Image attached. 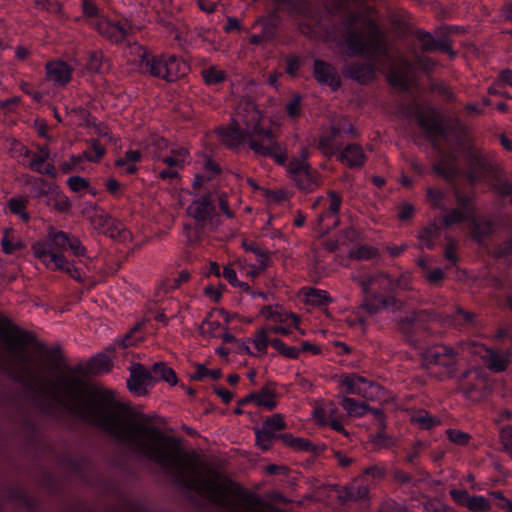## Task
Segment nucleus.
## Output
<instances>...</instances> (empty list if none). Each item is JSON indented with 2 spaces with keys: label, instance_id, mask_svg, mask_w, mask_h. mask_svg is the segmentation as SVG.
<instances>
[{
  "label": "nucleus",
  "instance_id": "6e6d98bb",
  "mask_svg": "<svg viewBox=\"0 0 512 512\" xmlns=\"http://www.w3.org/2000/svg\"><path fill=\"white\" fill-rule=\"evenodd\" d=\"M467 218H468V215L457 208V209H452L451 211H449L443 217V221H444L445 226H450L452 224H456V223L465 221Z\"/></svg>",
  "mask_w": 512,
  "mask_h": 512
},
{
  "label": "nucleus",
  "instance_id": "774afa93",
  "mask_svg": "<svg viewBox=\"0 0 512 512\" xmlns=\"http://www.w3.org/2000/svg\"><path fill=\"white\" fill-rule=\"evenodd\" d=\"M105 153L104 147L96 140L93 141L91 151L85 152L86 158L91 162L98 161Z\"/></svg>",
  "mask_w": 512,
  "mask_h": 512
},
{
  "label": "nucleus",
  "instance_id": "6e6552de",
  "mask_svg": "<svg viewBox=\"0 0 512 512\" xmlns=\"http://www.w3.org/2000/svg\"><path fill=\"white\" fill-rule=\"evenodd\" d=\"M48 242H37L32 249L37 258H39L47 267H51L50 259L53 254H62L61 251L68 247L70 236L63 231H54L51 229L48 233Z\"/></svg>",
  "mask_w": 512,
  "mask_h": 512
},
{
  "label": "nucleus",
  "instance_id": "6ab92c4d",
  "mask_svg": "<svg viewBox=\"0 0 512 512\" xmlns=\"http://www.w3.org/2000/svg\"><path fill=\"white\" fill-rule=\"evenodd\" d=\"M165 81L174 82L185 76L189 70L188 64L174 55L165 56Z\"/></svg>",
  "mask_w": 512,
  "mask_h": 512
},
{
  "label": "nucleus",
  "instance_id": "423d86ee",
  "mask_svg": "<svg viewBox=\"0 0 512 512\" xmlns=\"http://www.w3.org/2000/svg\"><path fill=\"white\" fill-rule=\"evenodd\" d=\"M433 320L435 316L426 310L410 311L397 320L398 331L409 345L422 350Z\"/></svg>",
  "mask_w": 512,
  "mask_h": 512
},
{
  "label": "nucleus",
  "instance_id": "39448f33",
  "mask_svg": "<svg viewBox=\"0 0 512 512\" xmlns=\"http://www.w3.org/2000/svg\"><path fill=\"white\" fill-rule=\"evenodd\" d=\"M415 117L434 149H439L440 138H442L448 146L451 145V137L455 138L457 142L460 141L461 125L459 122L443 125L436 112L431 109L424 110L417 108Z\"/></svg>",
  "mask_w": 512,
  "mask_h": 512
},
{
  "label": "nucleus",
  "instance_id": "f8f14e48",
  "mask_svg": "<svg viewBox=\"0 0 512 512\" xmlns=\"http://www.w3.org/2000/svg\"><path fill=\"white\" fill-rule=\"evenodd\" d=\"M187 213L197 222L198 228H203L208 221H212L216 208L210 194H204L194 199L187 208Z\"/></svg>",
  "mask_w": 512,
  "mask_h": 512
},
{
  "label": "nucleus",
  "instance_id": "1a4fd4ad",
  "mask_svg": "<svg viewBox=\"0 0 512 512\" xmlns=\"http://www.w3.org/2000/svg\"><path fill=\"white\" fill-rule=\"evenodd\" d=\"M94 25L97 31L112 43L123 42L133 32V26L126 18H100Z\"/></svg>",
  "mask_w": 512,
  "mask_h": 512
},
{
  "label": "nucleus",
  "instance_id": "a18cd8bd",
  "mask_svg": "<svg viewBox=\"0 0 512 512\" xmlns=\"http://www.w3.org/2000/svg\"><path fill=\"white\" fill-rule=\"evenodd\" d=\"M349 255L351 258L358 260H369L378 256V250L370 246H361L357 249L351 250Z\"/></svg>",
  "mask_w": 512,
  "mask_h": 512
},
{
  "label": "nucleus",
  "instance_id": "412c9836",
  "mask_svg": "<svg viewBox=\"0 0 512 512\" xmlns=\"http://www.w3.org/2000/svg\"><path fill=\"white\" fill-rule=\"evenodd\" d=\"M339 160L347 164L350 168H360L366 161L363 149L358 144L347 145L341 154Z\"/></svg>",
  "mask_w": 512,
  "mask_h": 512
},
{
  "label": "nucleus",
  "instance_id": "680f3d73",
  "mask_svg": "<svg viewBox=\"0 0 512 512\" xmlns=\"http://www.w3.org/2000/svg\"><path fill=\"white\" fill-rule=\"evenodd\" d=\"M49 156V152L45 149H42L40 151V154H33V158L29 164V167L38 172V173H41L43 174V169H42V165L43 163L46 161V159L48 158Z\"/></svg>",
  "mask_w": 512,
  "mask_h": 512
},
{
  "label": "nucleus",
  "instance_id": "0e129e2a",
  "mask_svg": "<svg viewBox=\"0 0 512 512\" xmlns=\"http://www.w3.org/2000/svg\"><path fill=\"white\" fill-rule=\"evenodd\" d=\"M372 442L379 447H391L394 443L393 439L385 434V430L378 427L377 433L372 437Z\"/></svg>",
  "mask_w": 512,
  "mask_h": 512
},
{
  "label": "nucleus",
  "instance_id": "4be33fe9",
  "mask_svg": "<svg viewBox=\"0 0 512 512\" xmlns=\"http://www.w3.org/2000/svg\"><path fill=\"white\" fill-rule=\"evenodd\" d=\"M99 219V225L105 228V233L111 238H125V226L113 219L107 213L101 211L99 215H97Z\"/></svg>",
  "mask_w": 512,
  "mask_h": 512
},
{
  "label": "nucleus",
  "instance_id": "49530a36",
  "mask_svg": "<svg viewBox=\"0 0 512 512\" xmlns=\"http://www.w3.org/2000/svg\"><path fill=\"white\" fill-rule=\"evenodd\" d=\"M466 507L471 511H484L490 507L489 500L483 496H469L465 501Z\"/></svg>",
  "mask_w": 512,
  "mask_h": 512
},
{
  "label": "nucleus",
  "instance_id": "a19ab883",
  "mask_svg": "<svg viewBox=\"0 0 512 512\" xmlns=\"http://www.w3.org/2000/svg\"><path fill=\"white\" fill-rule=\"evenodd\" d=\"M53 189H54V186L47 183L42 178H39L37 180V183L33 184L31 186V188L29 189V191L34 198H37V199L45 198L47 200V198L49 197V195L51 194Z\"/></svg>",
  "mask_w": 512,
  "mask_h": 512
},
{
  "label": "nucleus",
  "instance_id": "a211bd4d",
  "mask_svg": "<svg viewBox=\"0 0 512 512\" xmlns=\"http://www.w3.org/2000/svg\"><path fill=\"white\" fill-rule=\"evenodd\" d=\"M418 39L421 42V49L423 51H435L440 50L444 53H448L451 56L454 54L449 43L447 33H444L442 37L435 39L429 32H419Z\"/></svg>",
  "mask_w": 512,
  "mask_h": 512
},
{
  "label": "nucleus",
  "instance_id": "2f4dec72",
  "mask_svg": "<svg viewBox=\"0 0 512 512\" xmlns=\"http://www.w3.org/2000/svg\"><path fill=\"white\" fill-rule=\"evenodd\" d=\"M440 231L441 228L434 223L423 228L418 235L422 247L432 250L435 246L434 239L439 237Z\"/></svg>",
  "mask_w": 512,
  "mask_h": 512
},
{
  "label": "nucleus",
  "instance_id": "bf43d9fd",
  "mask_svg": "<svg viewBox=\"0 0 512 512\" xmlns=\"http://www.w3.org/2000/svg\"><path fill=\"white\" fill-rule=\"evenodd\" d=\"M116 512H148L144 505L138 501L123 499L120 508Z\"/></svg>",
  "mask_w": 512,
  "mask_h": 512
},
{
  "label": "nucleus",
  "instance_id": "dca6fc26",
  "mask_svg": "<svg viewBox=\"0 0 512 512\" xmlns=\"http://www.w3.org/2000/svg\"><path fill=\"white\" fill-rule=\"evenodd\" d=\"M139 50L142 71L153 77L165 80V56H149L148 52L142 47H139Z\"/></svg>",
  "mask_w": 512,
  "mask_h": 512
},
{
  "label": "nucleus",
  "instance_id": "c9c22d12",
  "mask_svg": "<svg viewBox=\"0 0 512 512\" xmlns=\"http://www.w3.org/2000/svg\"><path fill=\"white\" fill-rule=\"evenodd\" d=\"M268 433L272 434L273 437L278 438L277 431L283 430L286 428V423L284 421L282 414H274L268 417L262 425V429H266Z\"/></svg>",
  "mask_w": 512,
  "mask_h": 512
},
{
  "label": "nucleus",
  "instance_id": "393cba45",
  "mask_svg": "<svg viewBox=\"0 0 512 512\" xmlns=\"http://www.w3.org/2000/svg\"><path fill=\"white\" fill-rule=\"evenodd\" d=\"M50 262L54 266L53 269L65 271L73 279L79 282L83 281L84 277L81 271L70 263L63 254H53Z\"/></svg>",
  "mask_w": 512,
  "mask_h": 512
},
{
  "label": "nucleus",
  "instance_id": "0eeeda50",
  "mask_svg": "<svg viewBox=\"0 0 512 512\" xmlns=\"http://www.w3.org/2000/svg\"><path fill=\"white\" fill-rule=\"evenodd\" d=\"M461 350L463 352L467 351L471 354L480 355L485 361L487 368L495 373L506 370L511 363L512 353L510 351H495L474 342L462 343Z\"/></svg>",
  "mask_w": 512,
  "mask_h": 512
},
{
  "label": "nucleus",
  "instance_id": "79ce46f5",
  "mask_svg": "<svg viewBox=\"0 0 512 512\" xmlns=\"http://www.w3.org/2000/svg\"><path fill=\"white\" fill-rule=\"evenodd\" d=\"M412 422L418 424L423 429H431L438 425L440 420L426 411H420L412 417Z\"/></svg>",
  "mask_w": 512,
  "mask_h": 512
},
{
  "label": "nucleus",
  "instance_id": "f03ea898",
  "mask_svg": "<svg viewBox=\"0 0 512 512\" xmlns=\"http://www.w3.org/2000/svg\"><path fill=\"white\" fill-rule=\"evenodd\" d=\"M338 44L346 45L348 56H361L387 68L393 86L408 88L412 64L403 56L395 58L390 53L385 34L370 17L359 12H348L342 21Z\"/></svg>",
  "mask_w": 512,
  "mask_h": 512
},
{
  "label": "nucleus",
  "instance_id": "37998d69",
  "mask_svg": "<svg viewBox=\"0 0 512 512\" xmlns=\"http://www.w3.org/2000/svg\"><path fill=\"white\" fill-rule=\"evenodd\" d=\"M337 408L333 402L328 403L324 408H319L314 411L315 417L319 422L326 423V421L337 420Z\"/></svg>",
  "mask_w": 512,
  "mask_h": 512
},
{
  "label": "nucleus",
  "instance_id": "4c0bfd02",
  "mask_svg": "<svg viewBox=\"0 0 512 512\" xmlns=\"http://www.w3.org/2000/svg\"><path fill=\"white\" fill-rule=\"evenodd\" d=\"M111 360L105 354H99L88 364V372L92 374H102L110 369Z\"/></svg>",
  "mask_w": 512,
  "mask_h": 512
},
{
  "label": "nucleus",
  "instance_id": "473e14b6",
  "mask_svg": "<svg viewBox=\"0 0 512 512\" xmlns=\"http://www.w3.org/2000/svg\"><path fill=\"white\" fill-rule=\"evenodd\" d=\"M278 16L275 11L269 14L267 18H259L256 23L262 24L261 34L265 40L269 41L276 35Z\"/></svg>",
  "mask_w": 512,
  "mask_h": 512
},
{
  "label": "nucleus",
  "instance_id": "864d4df0",
  "mask_svg": "<svg viewBox=\"0 0 512 512\" xmlns=\"http://www.w3.org/2000/svg\"><path fill=\"white\" fill-rule=\"evenodd\" d=\"M220 323L218 321H210L205 319L200 326V333L204 337H218V331L220 330Z\"/></svg>",
  "mask_w": 512,
  "mask_h": 512
},
{
  "label": "nucleus",
  "instance_id": "338daca9",
  "mask_svg": "<svg viewBox=\"0 0 512 512\" xmlns=\"http://www.w3.org/2000/svg\"><path fill=\"white\" fill-rule=\"evenodd\" d=\"M500 438L505 451L512 457V426L503 427Z\"/></svg>",
  "mask_w": 512,
  "mask_h": 512
},
{
  "label": "nucleus",
  "instance_id": "aec40b11",
  "mask_svg": "<svg viewBox=\"0 0 512 512\" xmlns=\"http://www.w3.org/2000/svg\"><path fill=\"white\" fill-rule=\"evenodd\" d=\"M47 76L55 84L65 85L71 79V68L62 61H53L46 66Z\"/></svg>",
  "mask_w": 512,
  "mask_h": 512
},
{
  "label": "nucleus",
  "instance_id": "c03bdc74",
  "mask_svg": "<svg viewBox=\"0 0 512 512\" xmlns=\"http://www.w3.org/2000/svg\"><path fill=\"white\" fill-rule=\"evenodd\" d=\"M307 302L311 305L323 306L331 301L326 291L318 289H310L306 294Z\"/></svg>",
  "mask_w": 512,
  "mask_h": 512
},
{
  "label": "nucleus",
  "instance_id": "ea45409f",
  "mask_svg": "<svg viewBox=\"0 0 512 512\" xmlns=\"http://www.w3.org/2000/svg\"><path fill=\"white\" fill-rule=\"evenodd\" d=\"M130 378L138 384H149L153 381L152 371L146 369L142 364H135L131 369Z\"/></svg>",
  "mask_w": 512,
  "mask_h": 512
},
{
  "label": "nucleus",
  "instance_id": "13d9d810",
  "mask_svg": "<svg viewBox=\"0 0 512 512\" xmlns=\"http://www.w3.org/2000/svg\"><path fill=\"white\" fill-rule=\"evenodd\" d=\"M2 249L6 254H12L14 251L21 248V242L14 240L6 231L1 239Z\"/></svg>",
  "mask_w": 512,
  "mask_h": 512
},
{
  "label": "nucleus",
  "instance_id": "f704fd0d",
  "mask_svg": "<svg viewBox=\"0 0 512 512\" xmlns=\"http://www.w3.org/2000/svg\"><path fill=\"white\" fill-rule=\"evenodd\" d=\"M46 203L47 205H52L59 212H66L71 208L69 198L62 192L58 191L56 187L52 190L46 200Z\"/></svg>",
  "mask_w": 512,
  "mask_h": 512
},
{
  "label": "nucleus",
  "instance_id": "3c124183",
  "mask_svg": "<svg viewBox=\"0 0 512 512\" xmlns=\"http://www.w3.org/2000/svg\"><path fill=\"white\" fill-rule=\"evenodd\" d=\"M268 330L262 329L257 331L255 334V338L253 339V344L255 345L258 352L265 354L267 351V346L270 344L271 339L267 336Z\"/></svg>",
  "mask_w": 512,
  "mask_h": 512
},
{
  "label": "nucleus",
  "instance_id": "c85d7f7f",
  "mask_svg": "<svg viewBox=\"0 0 512 512\" xmlns=\"http://www.w3.org/2000/svg\"><path fill=\"white\" fill-rule=\"evenodd\" d=\"M86 68L91 73L102 74L109 69V63L101 51H93L89 54Z\"/></svg>",
  "mask_w": 512,
  "mask_h": 512
},
{
  "label": "nucleus",
  "instance_id": "e433bc0d",
  "mask_svg": "<svg viewBox=\"0 0 512 512\" xmlns=\"http://www.w3.org/2000/svg\"><path fill=\"white\" fill-rule=\"evenodd\" d=\"M243 248L246 252H252L260 262V270H265L269 264V252L267 250H263L258 245L253 242L244 241L242 244Z\"/></svg>",
  "mask_w": 512,
  "mask_h": 512
},
{
  "label": "nucleus",
  "instance_id": "4468645a",
  "mask_svg": "<svg viewBox=\"0 0 512 512\" xmlns=\"http://www.w3.org/2000/svg\"><path fill=\"white\" fill-rule=\"evenodd\" d=\"M440 159L434 165V171L445 178L447 181H452L460 175V171L456 165L457 157L454 153L444 151L439 145V149H435Z\"/></svg>",
  "mask_w": 512,
  "mask_h": 512
},
{
  "label": "nucleus",
  "instance_id": "b1692460",
  "mask_svg": "<svg viewBox=\"0 0 512 512\" xmlns=\"http://www.w3.org/2000/svg\"><path fill=\"white\" fill-rule=\"evenodd\" d=\"M470 230L472 237L480 242L493 232V223L484 217H475L471 220Z\"/></svg>",
  "mask_w": 512,
  "mask_h": 512
},
{
  "label": "nucleus",
  "instance_id": "bb28decb",
  "mask_svg": "<svg viewBox=\"0 0 512 512\" xmlns=\"http://www.w3.org/2000/svg\"><path fill=\"white\" fill-rule=\"evenodd\" d=\"M337 130L330 129V132L320 137L318 148L326 156L332 157L339 149V145L336 143Z\"/></svg>",
  "mask_w": 512,
  "mask_h": 512
},
{
  "label": "nucleus",
  "instance_id": "c756f323",
  "mask_svg": "<svg viewBox=\"0 0 512 512\" xmlns=\"http://www.w3.org/2000/svg\"><path fill=\"white\" fill-rule=\"evenodd\" d=\"M153 380H163L170 385L177 383V376L174 370L163 362L154 363L152 366Z\"/></svg>",
  "mask_w": 512,
  "mask_h": 512
},
{
  "label": "nucleus",
  "instance_id": "20e7f679",
  "mask_svg": "<svg viewBox=\"0 0 512 512\" xmlns=\"http://www.w3.org/2000/svg\"><path fill=\"white\" fill-rule=\"evenodd\" d=\"M465 159V176L471 184L485 182L501 196L512 195V184L502 178L500 171L486 157L469 148L465 152Z\"/></svg>",
  "mask_w": 512,
  "mask_h": 512
},
{
  "label": "nucleus",
  "instance_id": "58836bf2",
  "mask_svg": "<svg viewBox=\"0 0 512 512\" xmlns=\"http://www.w3.org/2000/svg\"><path fill=\"white\" fill-rule=\"evenodd\" d=\"M202 77L207 85H215L225 80V72L216 66H209L201 71Z\"/></svg>",
  "mask_w": 512,
  "mask_h": 512
},
{
  "label": "nucleus",
  "instance_id": "603ef678",
  "mask_svg": "<svg viewBox=\"0 0 512 512\" xmlns=\"http://www.w3.org/2000/svg\"><path fill=\"white\" fill-rule=\"evenodd\" d=\"M255 434L257 445L261 447L262 450H268L272 446L273 441L276 439L272 436V434L268 433L267 428L257 429Z\"/></svg>",
  "mask_w": 512,
  "mask_h": 512
},
{
  "label": "nucleus",
  "instance_id": "72a5a7b5",
  "mask_svg": "<svg viewBox=\"0 0 512 512\" xmlns=\"http://www.w3.org/2000/svg\"><path fill=\"white\" fill-rule=\"evenodd\" d=\"M188 151L185 148L171 150V155L162 158L163 163L172 168L182 169L187 162Z\"/></svg>",
  "mask_w": 512,
  "mask_h": 512
},
{
  "label": "nucleus",
  "instance_id": "f3484780",
  "mask_svg": "<svg viewBox=\"0 0 512 512\" xmlns=\"http://www.w3.org/2000/svg\"><path fill=\"white\" fill-rule=\"evenodd\" d=\"M345 76L365 84L374 78V67L366 62H352L345 65Z\"/></svg>",
  "mask_w": 512,
  "mask_h": 512
},
{
  "label": "nucleus",
  "instance_id": "de8ad7c7",
  "mask_svg": "<svg viewBox=\"0 0 512 512\" xmlns=\"http://www.w3.org/2000/svg\"><path fill=\"white\" fill-rule=\"evenodd\" d=\"M353 280L357 282L365 295L370 293L371 286L375 283H379V286L383 285L385 281L383 277L380 276V272L376 275L369 276L367 279H363L361 277H354Z\"/></svg>",
  "mask_w": 512,
  "mask_h": 512
},
{
  "label": "nucleus",
  "instance_id": "7c9ffc66",
  "mask_svg": "<svg viewBox=\"0 0 512 512\" xmlns=\"http://www.w3.org/2000/svg\"><path fill=\"white\" fill-rule=\"evenodd\" d=\"M341 405L348 415L353 417H362L369 409V406L365 402H360L349 397H343Z\"/></svg>",
  "mask_w": 512,
  "mask_h": 512
},
{
  "label": "nucleus",
  "instance_id": "cd10ccee",
  "mask_svg": "<svg viewBox=\"0 0 512 512\" xmlns=\"http://www.w3.org/2000/svg\"><path fill=\"white\" fill-rule=\"evenodd\" d=\"M328 196L330 198L329 210L328 212L321 214L318 218V221L321 223L327 218H333L331 226H327V229H331L338 225V219L336 215L340 210L342 198L335 191H330Z\"/></svg>",
  "mask_w": 512,
  "mask_h": 512
},
{
  "label": "nucleus",
  "instance_id": "2eb2a0df",
  "mask_svg": "<svg viewBox=\"0 0 512 512\" xmlns=\"http://www.w3.org/2000/svg\"><path fill=\"white\" fill-rule=\"evenodd\" d=\"M424 360L428 364H436L443 367H449L454 363L455 351L453 348L445 345H437L431 348L421 350Z\"/></svg>",
  "mask_w": 512,
  "mask_h": 512
},
{
  "label": "nucleus",
  "instance_id": "9d476101",
  "mask_svg": "<svg viewBox=\"0 0 512 512\" xmlns=\"http://www.w3.org/2000/svg\"><path fill=\"white\" fill-rule=\"evenodd\" d=\"M342 385L345 387L347 394L359 395L366 400L380 397L383 391L379 384L357 375L345 377Z\"/></svg>",
  "mask_w": 512,
  "mask_h": 512
},
{
  "label": "nucleus",
  "instance_id": "5fc2aeb1",
  "mask_svg": "<svg viewBox=\"0 0 512 512\" xmlns=\"http://www.w3.org/2000/svg\"><path fill=\"white\" fill-rule=\"evenodd\" d=\"M9 152L13 157H29L31 152L18 140L11 138L8 140Z\"/></svg>",
  "mask_w": 512,
  "mask_h": 512
},
{
  "label": "nucleus",
  "instance_id": "8fccbe9b",
  "mask_svg": "<svg viewBox=\"0 0 512 512\" xmlns=\"http://www.w3.org/2000/svg\"><path fill=\"white\" fill-rule=\"evenodd\" d=\"M359 480L354 481L352 484L348 485L347 488L350 492V498L352 501H358L364 499L368 495V486L358 484Z\"/></svg>",
  "mask_w": 512,
  "mask_h": 512
},
{
  "label": "nucleus",
  "instance_id": "09e8293b",
  "mask_svg": "<svg viewBox=\"0 0 512 512\" xmlns=\"http://www.w3.org/2000/svg\"><path fill=\"white\" fill-rule=\"evenodd\" d=\"M221 375H222V373H221L220 369L209 370L204 365L197 364L196 372L193 375H191V379L199 381V380H202L205 377L209 376L212 379L216 380V379H219L221 377Z\"/></svg>",
  "mask_w": 512,
  "mask_h": 512
},
{
  "label": "nucleus",
  "instance_id": "ddd939ff",
  "mask_svg": "<svg viewBox=\"0 0 512 512\" xmlns=\"http://www.w3.org/2000/svg\"><path fill=\"white\" fill-rule=\"evenodd\" d=\"M313 76L318 83L328 85L333 90H336L340 86V76L336 68L323 60H314Z\"/></svg>",
  "mask_w": 512,
  "mask_h": 512
},
{
  "label": "nucleus",
  "instance_id": "f257e3e1",
  "mask_svg": "<svg viewBox=\"0 0 512 512\" xmlns=\"http://www.w3.org/2000/svg\"><path fill=\"white\" fill-rule=\"evenodd\" d=\"M0 339V371L24 387L44 413L62 409L100 428L134 455L160 466L179 487L207 499L215 512H279L210 465L186 455L177 438L147 421L134 420L112 391L86 386L79 376L50 377L49 372L64 362L60 348L47 347L2 314Z\"/></svg>",
  "mask_w": 512,
  "mask_h": 512
},
{
  "label": "nucleus",
  "instance_id": "a878e982",
  "mask_svg": "<svg viewBox=\"0 0 512 512\" xmlns=\"http://www.w3.org/2000/svg\"><path fill=\"white\" fill-rule=\"evenodd\" d=\"M255 395V405L258 407H264L267 410H273L277 402L275 401V390L273 384H267L261 388L258 392H253Z\"/></svg>",
  "mask_w": 512,
  "mask_h": 512
},
{
  "label": "nucleus",
  "instance_id": "5701e85b",
  "mask_svg": "<svg viewBox=\"0 0 512 512\" xmlns=\"http://www.w3.org/2000/svg\"><path fill=\"white\" fill-rule=\"evenodd\" d=\"M380 276L383 277L385 283L381 285V289L389 292H395L398 290H410L411 281L408 274H402L397 279L392 278L389 274L380 272Z\"/></svg>",
  "mask_w": 512,
  "mask_h": 512
},
{
  "label": "nucleus",
  "instance_id": "e2e57ef3",
  "mask_svg": "<svg viewBox=\"0 0 512 512\" xmlns=\"http://www.w3.org/2000/svg\"><path fill=\"white\" fill-rule=\"evenodd\" d=\"M67 185L73 192H80L89 188L87 179L80 176H71L67 179Z\"/></svg>",
  "mask_w": 512,
  "mask_h": 512
},
{
  "label": "nucleus",
  "instance_id": "052dcab7",
  "mask_svg": "<svg viewBox=\"0 0 512 512\" xmlns=\"http://www.w3.org/2000/svg\"><path fill=\"white\" fill-rule=\"evenodd\" d=\"M427 197L435 208H438L443 211L446 210V207L443 203L444 194L441 191L429 188L427 189Z\"/></svg>",
  "mask_w": 512,
  "mask_h": 512
},
{
  "label": "nucleus",
  "instance_id": "4d7b16f0",
  "mask_svg": "<svg viewBox=\"0 0 512 512\" xmlns=\"http://www.w3.org/2000/svg\"><path fill=\"white\" fill-rule=\"evenodd\" d=\"M446 434L449 440L457 445H466L471 438L468 433L456 429H447Z\"/></svg>",
  "mask_w": 512,
  "mask_h": 512
},
{
  "label": "nucleus",
  "instance_id": "69168bd1",
  "mask_svg": "<svg viewBox=\"0 0 512 512\" xmlns=\"http://www.w3.org/2000/svg\"><path fill=\"white\" fill-rule=\"evenodd\" d=\"M455 197L458 204V209L469 216V214L472 212L471 197L462 195L458 189H455Z\"/></svg>",
  "mask_w": 512,
  "mask_h": 512
},
{
  "label": "nucleus",
  "instance_id": "9b49d317",
  "mask_svg": "<svg viewBox=\"0 0 512 512\" xmlns=\"http://www.w3.org/2000/svg\"><path fill=\"white\" fill-rule=\"evenodd\" d=\"M288 172L295 184L302 190H313L317 185V172L308 162L303 160H291L288 164Z\"/></svg>",
  "mask_w": 512,
  "mask_h": 512
},
{
  "label": "nucleus",
  "instance_id": "7ed1b4c3",
  "mask_svg": "<svg viewBox=\"0 0 512 512\" xmlns=\"http://www.w3.org/2000/svg\"><path fill=\"white\" fill-rule=\"evenodd\" d=\"M241 110L247 112V116L241 118L245 128L240 127V122L235 119L228 127L219 128L218 133L222 141L231 148H236L249 139V146L255 154L272 157L278 164L283 165L287 159L286 151L274 139L271 130L260 128L261 115L253 103H246L239 107L237 117L241 116Z\"/></svg>",
  "mask_w": 512,
  "mask_h": 512
}]
</instances>
